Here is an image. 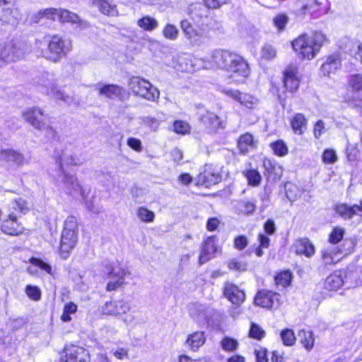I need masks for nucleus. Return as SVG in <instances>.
<instances>
[{
	"instance_id": "nucleus-37",
	"label": "nucleus",
	"mask_w": 362,
	"mask_h": 362,
	"mask_svg": "<svg viewBox=\"0 0 362 362\" xmlns=\"http://www.w3.org/2000/svg\"><path fill=\"white\" fill-rule=\"evenodd\" d=\"M137 25L142 30L152 32L158 28V21L150 16H144L137 21Z\"/></svg>"
},
{
	"instance_id": "nucleus-31",
	"label": "nucleus",
	"mask_w": 362,
	"mask_h": 362,
	"mask_svg": "<svg viewBox=\"0 0 362 362\" xmlns=\"http://www.w3.org/2000/svg\"><path fill=\"white\" fill-rule=\"evenodd\" d=\"M206 341V337L203 332H195L189 334L186 340V344L191 350L197 351Z\"/></svg>"
},
{
	"instance_id": "nucleus-29",
	"label": "nucleus",
	"mask_w": 362,
	"mask_h": 362,
	"mask_svg": "<svg viewBox=\"0 0 362 362\" xmlns=\"http://www.w3.org/2000/svg\"><path fill=\"white\" fill-rule=\"evenodd\" d=\"M99 93L110 99H122L125 94V91L120 86L110 84L100 87L99 88Z\"/></svg>"
},
{
	"instance_id": "nucleus-32",
	"label": "nucleus",
	"mask_w": 362,
	"mask_h": 362,
	"mask_svg": "<svg viewBox=\"0 0 362 362\" xmlns=\"http://www.w3.org/2000/svg\"><path fill=\"white\" fill-rule=\"evenodd\" d=\"M201 119L211 130L214 131L223 127L220 117L214 112L206 111L205 114L202 115Z\"/></svg>"
},
{
	"instance_id": "nucleus-51",
	"label": "nucleus",
	"mask_w": 362,
	"mask_h": 362,
	"mask_svg": "<svg viewBox=\"0 0 362 362\" xmlns=\"http://www.w3.org/2000/svg\"><path fill=\"white\" fill-rule=\"evenodd\" d=\"M292 279V274L289 271H284L278 274L275 277L276 285L286 287L290 285Z\"/></svg>"
},
{
	"instance_id": "nucleus-57",
	"label": "nucleus",
	"mask_w": 362,
	"mask_h": 362,
	"mask_svg": "<svg viewBox=\"0 0 362 362\" xmlns=\"http://www.w3.org/2000/svg\"><path fill=\"white\" fill-rule=\"evenodd\" d=\"M344 229L340 227H335L329 236V242L336 245L341 241L344 235Z\"/></svg>"
},
{
	"instance_id": "nucleus-36",
	"label": "nucleus",
	"mask_w": 362,
	"mask_h": 362,
	"mask_svg": "<svg viewBox=\"0 0 362 362\" xmlns=\"http://www.w3.org/2000/svg\"><path fill=\"white\" fill-rule=\"evenodd\" d=\"M345 52L362 64V42L357 40H350L346 44Z\"/></svg>"
},
{
	"instance_id": "nucleus-9",
	"label": "nucleus",
	"mask_w": 362,
	"mask_h": 362,
	"mask_svg": "<svg viewBox=\"0 0 362 362\" xmlns=\"http://www.w3.org/2000/svg\"><path fill=\"white\" fill-rule=\"evenodd\" d=\"M23 117L35 129L45 131L48 139H55L57 132L46 123V116L42 109L39 107L28 108L23 112Z\"/></svg>"
},
{
	"instance_id": "nucleus-13",
	"label": "nucleus",
	"mask_w": 362,
	"mask_h": 362,
	"mask_svg": "<svg viewBox=\"0 0 362 362\" xmlns=\"http://www.w3.org/2000/svg\"><path fill=\"white\" fill-rule=\"evenodd\" d=\"M103 272L111 279L107 284V291H115L124 284V277L127 275V272L124 269L112 264H107L104 267Z\"/></svg>"
},
{
	"instance_id": "nucleus-28",
	"label": "nucleus",
	"mask_w": 362,
	"mask_h": 362,
	"mask_svg": "<svg viewBox=\"0 0 362 362\" xmlns=\"http://www.w3.org/2000/svg\"><path fill=\"white\" fill-rule=\"evenodd\" d=\"M59 15V21L76 24L81 29L86 28L89 25L86 21H81L78 16L68 10L60 9Z\"/></svg>"
},
{
	"instance_id": "nucleus-49",
	"label": "nucleus",
	"mask_w": 362,
	"mask_h": 362,
	"mask_svg": "<svg viewBox=\"0 0 362 362\" xmlns=\"http://www.w3.org/2000/svg\"><path fill=\"white\" fill-rule=\"evenodd\" d=\"M189 314L197 321L202 320L206 317L205 307L199 304L193 305L189 309Z\"/></svg>"
},
{
	"instance_id": "nucleus-24",
	"label": "nucleus",
	"mask_w": 362,
	"mask_h": 362,
	"mask_svg": "<svg viewBox=\"0 0 362 362\" xmlns=\"http://www.w3.org/2000/svg\"><path fill=\"white\" fill-rule=\"evenodd\" d=\"M76 231L62 230L60 250L64 253H69L76 245L78 236Z\"/></svg>"
},
{
	"instance_id": "nucleus-40",
	"label": "nucleus",
	"mask_w": 362,
	"mask_h": 362,
	"mask_svg": "<svg viewBox=\"0 0 362 362\" xmlns=\"http://www.w3.org/2000/svg\"><path fill=\"white\" fill-rule=\"evenodd\" d=\"M255 144L253 136L249 134L246 133L240 136L238 146L241 153H247L249 150L253 148Z\"/></svg>"
},
{
	"instance_id": "nucleus-44",
	"label": "nucleus",
	"mask_w": 362,
	"mask_h": 362,
	"mask_svg": "<svg viewBox=\"0 0 362 362\" xmlns=\"http://www.w3.org/2000/svg\"><path fill=\"white\" fill-rule=\"evenodd\" d=\"M298 337L300 343L307 350H310L313 347L314 338L311 332L300 330L298 334Z\"/></svg>"
},
{
	"instance_id": "nucleus-27",
	"label": "nucleus",
	"mask_w": 362,
	"mask_h": 362,
	"mask_svg": "<svg viewBox=\"0 0 362 362\" xmlns=\"http://www.w3.org/2000/svg\"><path fill=\"white\" fill-rule=\"evenodd\" d=\"M13 4L9 0V5H3L0 8V21L3 23L15 24L18 18L17 10L13 9Z\"/></svg>"
},
{
	"instance_id": "nucleus-53",
	"label": "nucleus",
	"mask_w": 362,
	"mask_h": 362,
	"mask_svg": "<svg viewBox=\"0 0 362 362\" xmlns=\"http://www.w3.org/2000/svg\"><path fill=\"white\" fill-rule=\"evenodd\" d=\"M275 155L285 156L288 153V147L282 140L276 141L270 144Z\"/></svg>"
},
{
	"instance_id": "nucleus-60",
	"label": "nucleus",
	"mask_w": 362,
	"mask_h": 362,
	"mask_svg": "<svg viewBox=\"0 0 362 362\" xmlns=\"http://www.w3.org/2000/svg\"><path fill=\"white\" fill-rule=\"evenodd\" d=\"M263 166L267 173L269 175L272 174L277 175L280 170V166L275 161L270 159H265Z\"/></svg>"
},
{
	"instance_id": "nucleus-46",
	"label": "nucleus",
	"mask_w": 362,
	"mask_h": 362,
	"mask_svg": "<svg viewBox=\"0 0 362 362\" xmlns=\"http://www.w3.org/2000/svg\"><path fill=\"white\" fill-rule=\"evenodd\" d=\"M11 208L14 211L25 214L30 210V205L24 199L17 197L13 200Z\"/></svg>"
},
{
	"instance_id": "nucleus-14",
	"label": "nucleus",
	"mask_w": 362,
	"mask_h": 362,
	"mask_svg": "<svg viewBox=\"0 0 362 362\" xmlns=\"http://www.w3.org/2000/svg\"><path fill=\"white\" fill-rule=\"evenodd\" d=\"M281 303L280 294L271 291H260L255 298V303L257 305L267 309H277Z\"/></svg>"
},
{
	"instance_id": "nucleus-47",
	"label": "nucleus",
	"mask_w": 362,
	"mask_h": 362,
	"mask_svg": "<svg viewBox=\"0 0 362 362\" xmlns=\"http://www.w3.org/2000/svg\"><path fill=\"white\" fill-rule=\"evenodd\" d=\"M243 174L247 178L250 185L257 187L261 183L262 177L257 170L250 169L243 172Z\"/></svg>"
},
{
	"instance_id": "nucleus-55",
	"label": "nucleus",
	"mask_w": 362,
	"mask_h": 362,
	"mask_svg": "<svg viewBox=\"0 0 362 362\" xmlns=\"http://www.w3.org/2000/svg\"><path fill=\"white\" fill-rule=\"evenodd\" d=\"M238 345L239 344L237 340L228 337H224L221 342V348L228 352L237 350Z\"/></svg>"
},
{
	"instance_id": "nucleus-10",
	"label": "nucleus",
	"mask_w": 362,
	"mask_h": 362,
	"mask_svg": "<svg viewBox=\"0 0 362 362\" xmlns=\"http://www.w3.org/2000/svg\"><path fill=\"white\" fill-rule=\"evenodd\" d=\"M28 49V47L23 42L6 43L0 48V67L6 63L18 60Z\"/></svg>"
},
{
	"instance_id": "nucleus-19",
	"label": "nucleus",
	"mask_w": 362,
	"mask_h": 362,
	"mask_svg": "<svg viewBox=\"0 0 362 362\" xmlns=\"http://www.w3.org/2000/svg\"><path fill=\"white\" fill-rule=\"evenodd\" d=\"M217 240L214 236H210L203 243L202 250L199 257V262L203 264L214 257L218 250Z\"/></svg>"
},
{
	"instance_id": "nucleus-5",
	"label": "nucleus",
	"mask_w": 362,
	"mask_h": 362,
	"mask_svg": "<svg viewBox=\"0 0 362 362\" xmlns=\"http://www.w3.org/2000/svg\"><path fill=\"white\" fill-rule=\"evenodd\" d=\"M35 46L40 56L54 62H58L65 57L72 48L69 40L63 39L57 35L47 40L45 45L41 40H37Z\"/></svg>"
},
{
	"instance_id": "nucleus-42",
	"label": "nucleus",
	"mask_w": 362,
	"mask_h": 362,
	"mask_svg": "<svg viewBox=\"0 0 362 362\" xmlns=\"http://www.w3.org/2000/svg\"><path fill=\"white\" fill-rule=\"evenodd\" d=\"M163 36L170 41H175L178 38L180 31L175 25L166 23L162 30Z\"/></svg>"
},
{
	"instance_id": "nucleus-59",
	"label": "nucleus",
	"mask_w": 362,
	"mask_h": 362,
	"mask_svg": "<svg viewBox=\"0 0 362 362\" xmlns=\"http://www.w3.org/2000/svg\"><path fill=\"white\" fill-rule=\"evenodd\" d=\"M25 291L29 298L34 301H37L41 298V291L36 286L28 285Z\"/></svg>"
},
{
	"instance_id": "nucleus-16",
	"label": "nucleus",
	"mask_w": 362,
	"mask_h": 362,
	"mask_svg": "<svg viewBox=\"0 0 362 362\" xmlns=\"http://www.w3.org/2000/svg\"><path fill=\"white\" fill-rule=\"evenodd\" d=\"M65 356L61 358L60 362H85L88 357V352L84 348L70 345L64 349Z\"/></svg>"
},
{
	"instance_id": "nucleus-26",
	"label": "nucleus",
	"mask_w": 362,
	"mask_h": 362,
	"mask_svg": "<svg viewBox=\"0 0 362 362\" xmlns=\"http://www.w3.org/2000/svg\"><path fill=\"white\" fill-rule=\"evenodd\" d=\"M341 66L340 56L334 53L329 56L326 62L321 66L320 70L324 76L334 73Z\"/></svg>"
},
{
	"instance_id": "nucleus-23",
	"label": "nucleus",
	"mask_w": 362,
	"mask_h": 362,
	"mask_svg": "<svg viewBox=\"0 0 362 362\" xmlns=\"http://www.w3.org/2000/svg\"><path fill=\"white\" fill-rule=\"evenodd\" d=\"M199 180L203 182L206 187L216 185L221 180V175L218 170L216 169L212 165H206L205 170L199 175Z\"/></svg>"
},
{
	"instance_id": "nucleus-21",
	"label": "nucleus",
	"mask_w": 362,
	"mask_h": 362,
	"mask_svg": "<svg viewBox=\"0 0 362 362\" xmlns=\"http://www.w3.org/2000/svg\"><path fill=\"white\" fill-rule=\"evenodd\" d=\"M23 226L18 223L14 212H11L8 218L3 221L1 226V231L10 235H18L23 232Z\"/></svg>"
},
{
	"instance_id": "nucleus-50",
	"label": "nucleus",
	"mask_w": 362,
	"mask_h": 362,
	"mask_svg": "<svg viewBox=\"0 0 362 362\" xmlns=\"http://www.w3.org/2000/svg\"><path fill=\"white\" fill-rule=\"evenodd\" d=\"M261 57L267 61L274 59L276 56V49L271 44H264L261 49Z\"/></svg>"
},
{
	"instance_id": "nucleus-25",
	"label": "nucleus",
	"mask_w": 362,
	"mask_h": 362,
	"mask_svg": "<svg viewBox=\"0 0 362 362\" xmlns=\"http://www.w3.org/2000/svg\"><path fill=\"white\" fill-rule=\"evenodd\" d=\"M339 250L334 245H328L321 250L322 260L325 265L336 264L340 259Z\"/></svg>"
},
{
	"instance_id": "nucleus-6",
	"label": "nucleus",
	"mask_w": 362,
	"mask_h": 362,
	"mask_svg": "<svg viewBox=\"0 0 362 362\" xmlns=\"http://www.w3.org/2000/svg\"><path fill=\"white\" fill-rule=\"evenodd\" d=\"M103 315L117 317L127 326H133L139 319V313L133 310L131 303L125 300L106 302L101 308Z\"/></svg>"
},
{
	"instance_id": "nucleus-54",
	"label": "nucleus",
	"mask_w": 362,
	"mask_h": 362,
	"mask_svg": "<svg viewBox=\"0 0 362 362\" xmlns=\"http://www.w3.org/2000/svg\"><path fill=\"white\" fill-rule=\"evenodd\" d=\"M228 267L230 270L242 272L247 270V264L243 259H232L228 262Z\"/></svg>"
},
{
	"instance_id": "nucleus-8",
	"label": "nucleus",
	"mask_w": 362,
	"mask_h": 362,
	"mask_svg": "<svg viewBox=\"0 0 362 362\" xmlns=\"http://www.w3.org/2000/svg\"><path fill=\"white\" fill-rule=\"evenodd\" d=\"M128 87L135 95L148 101H157L160 96V92L156 87L139 76L132 77L128 82Z\"/></svg>"
},
{
	"instance_id": "nucleus-58",
	"label": "nucleus",
	"mask_w": 362,
	"mask_h": 362,
	"mask_svg": "<svg viewBox=\"0 0 362 362\" xmlns=\"http://www.w3.org/2000/svg\"><path fill=\"white\" fill-rule=\"evenodd\" d=\"M250 337L257 340H261L265 336V332L263 329L255 323H251L249 332Z\"/></svg>"
},
{
	"instance_id": "nucleus-4",
	"label": "nucleus",
	"mask_w": 362,
	"mask_h": 362,
	"mask_svg": "<svg viewBox=\"0 0 362 362\" xmlns=\"http://www.w3.org/2000/svg\"><path fill=\"white\" fill-rule=\"evenodd\" d=\"M326 36L320 31H315L311 35L303 33L292 42V47L300 59H313L320 52Z\"/></svg>"
},
{
	"instance_id": "nucleus-22",
	"label": "nucleus",
	"mask_w": 362,
	"mask_h": 362,
	"mask_svg": "<svg viewBox=\"0 0 362 362\" xmlns=\"http://www.w3.org/2000/svg\"><path fill=\"white\" fill-rule=\"evenodd\" d=\"M297 67L294 65H289L284 73V83L285 88L290 92L296 91L299 86V81L296 76Z\"/></svg>"
},
{
	"instance_id": "nucleus-43",
	"label": "nucleus",
	"mask_w": 362,
	"mask_h": 362,
	"mask_svg": "<svg viewBox=\"0 0 362 362\" xmlns=\"http://www.w3.org/2000/svg\"><path fill=\"white\" fill-rule=\"evenodd\" d=\"M136 214L138 218L144 223H152L155 219L154 212L144 206L138 207Z\"/></svg>"
},
{
	"instance_id": "nucleus-17",
	"label": "nucleus",
	"mask_w": 362,
	"mask_h": 362,
	"mask_svg": "<svg viewBox=\"0 0 362 362\" xmlns=\"http://www.w3.org/2000/svg\"><path fill=\"white\" fill-rule=\"evenodd\" d=\"M352 276L353 274H346L344 279L341 275L332 274L326 279L325 281V288L329 291H337L343 285L346 286V288L356 286L357 285V282L352 283L349 281Z\"/></svg>"
},
{
	"instance_id": "nucleus-15",
	"label": "nucleus",
	"mask_w": 362,
	"mask_h": 362,
	"mask_svg": "<svg viewBox=\"0 0 362 362\" xmlns=\"http://www.w3.org/2000/svg\"><path fill=\"white\" fill-rule=\"evenodd\" d=\"M221 91L247 108L254 109L258 105L259 100L249 93H241L238 90L227 88H223Z\"/></svg>"
},
{
	"instance_id": "nucleus-64",
	"label": "nucleus",
	"mask_w": 362,
	"mask_h": 362,
	"mask_svg": "<svg viewBox=\"0 0 362 362\" xmlns=\"http://www.w3.org/2000/svg\"><path fill=\"white\" fill-rule=\"evenodd\" d=\"M30 262L32 264L39 267L42 270L45 271L49 274H52V267L47 263L43 262L42 260L37 258H32L30 259Z\"/></svg>"
},
{
	"instance_id": "nucleus-2",
	"label": "nucleus",
	"mask_w": 362,
	"mask_h": 362,
	"mask_svg": "<svg viewBox=\"0 0 362 362\" xmlns=\"http://www.w3.org/2000/svg\"><path fill=\"white\" fill-rule=\"evenodd\" d=\"M203 69H221L241 78V81L250 74L249 64L244 57L236 52L222 49L212 50L203 59Z\"/></svg>"
},
{
	"instance_id": "nucleus-12",
	"label": "nucleus",
	"mask_w": 362,
	"mask_h": 362,
	"mask_svg": "<svg viewBox=\"0 0 362 362\" xmlns=\"http://www.w3.org/2000/svg\"><path fill=\"white\" fill-rule=\"evenodd\" d=\"M329 7H324L318 0H300L299 8L296 11L298 16L310 15L312 18H318L327 13Z\"/></svg>"
},
{
	"instance_id": "nucleus-33",
	"label": "nucleus",
	"mask_w": 362,
	"mask_h": 362,
	"mask_svg": "<svg viewBox=\"0 0 362 362\" xmlns=\"http://www.w3.org/2000/svg\"><path fill=\"white\" fill-rule=\"evenodd\" d=\"M308 121L304 115L296 113L291 120V126L296 134L301 135L307 127Z\"/></svg>"
},
{
	"instance_id": "nucleus-38",
	"label": "nucleus",
	"mask_w": 362,
	"mask_h": 362,
	"mask_svg": "<svg viewBox=\"0 0 362 362\" xmlns=\"http://www.w3.org/2000/svg\"><path fill=\"white\" fill-rule=\"evenodd\" d=\"M93 4L105 15L115 16L118 12L115 5L105 0H93Z\"/></svg>"
},
{
	"instance_id": "nucleus-20",
	"label": "nucleus",
	"mask_w": 362,
	"mask_h": 362,
	"mask_svg": "<svg viewBox=\"0 0 362 362\" xmlns=\"http://www.w3.org/2000/svg\"><path fill=\"white\" fill-rule=\"evenodd\" d=\"M223 294L230 302L237 305L243 303L245 298V292L238 286L229 282L224 285Z\"/></svg>"
},
{
	"instance_id": "nucleus-35",
	"label": "nucleus",
	"mask_w": 362,
	"mask_h": 362,
	"mask_svg": "<svg viewBox=\"0 0 362 362\" xmlns=\"http://www.w3.org/2000/svg\"><path fill=\"white\" fill-rule=\"evenodd\" d=\"M0 160L11 162L18 165L23 164L25 160L21 153L11 149L2 150L0 152Z\"/></svg>"
},
{
	"instance_id": "nucleus-18",
	"label": "nucleus",
	"mask_w": 362,
	"mask_h": 362,
	"mask_svg": "<svg viewBox=\"0 0 362 362\" xmlns=\"http://www.w3.org/2000/svg\"><path fill=\"white\" fill-rule=\"evenodd\" d=\"M334 210L344 220H350L354 216H362V199L360 204L349 205L347 204H337Z\"/></svg>"
},
{
	"instance_id": "nucleus-3",
	"label": "nucleus",
	"mask_w": 362,
	"mask_h": 362,
	"mask_svg": "<svg viewBox=\"0 0 362 362\" xmlns=\"http://www.w3.org/2000/svg\"><path fill=\"white\" fill-rule=\"evenodd\" d=\"M59 163L63 175L64 190L66 194L73 197H81L85 199L86 197V190L83 189L79 184L78 179L74 175L65 174L64 166L65 165H80L84 162V160L79 157L76 153L70 150L66 149L62 152L58 157Z\"/></svg>"
},
{
	"instance_id": "nucleus-48",
	"label": "nucleus",
	"mask_w": 362,
	"mask_h": 362,
	"mask_svg": "<svg viewBox=\"0 0 362 362\" xmlns=\"http://www.w3.org/2000/svg\"><path fill=\"white\" fill-rule=\"evenodd\" d=\"M78 306L73 302H69L64 305L63 313L61 315V320L63 322H68L71 320V315L76 313Z\"/></svg>"
},
{
	"instance_id": "nucleus-63",
	"label": "nucleus",
	"mask_w": 362,
	"mask_h": 362,
	"mask_svg": "<svg viewBox=\"0 0 362 362\" xmlns=\"http://www.w3.org/2000/svg\"><path fill=\"white\" fill-rule=\"evenodd\" d=\"M173 128L176 133L181 134H185L190 130L189 124L181 120L175 121L173 124Z\"/></svg>"
},
{
	"instance_id": "nucleus-11",
	"label": "nucleus",
	"mask_w": 362,
	"mask_h": 362,
	"mask_svg": "<svg viewBox=\"0 0 362 362\" xmlns=\"http://www.w3.org/2000/svg\"><path fill=\"white\" fill-rule=\"evenodd\" d=\"M206 57L197 59L187 53L179 54L173 57L172 66L179 71L191 73L199 69L201 66L203 68V59Z\"/></svg>"
},
{
	"instance_id": "nucleus-61",
	"label": "nucleus",
	"mask_w": 362,
	"mask_h": 362,
	"mask_svg": "<svg viewBox=\"0 0 362 362\" xmlns=\"http://www.w3.org/2000/svg\"><path fill=\"white\" fill-rule=\"evenodd\" d=\"M323 163L326 164H333L337 160V156L334 149H325L322 156Z\"/></svg>"
},
{
	"instance_id": "nucleus-39",
	"label": "nucleus",
	"mask_w": 362,
	"mask_h": 362,
	"mask_svg": "<svg viewBox=\"0 0 362 362\" xmlns=\"http://www.w3.org/2000/svg\"><path fill=\"white\" fill-rule=\"evenodd\" d=\"M59 10L54 8H48L40 10L33 17V21L34 23H37L41 18H45L53 21L59 20Z\"/></svg>"
},
{
	"instance_id": "nucleus-7",
	"label": "nucleus",
	"mask_w": 362,
	"mask_h": 362,
	"mask_svg": "<svg viewBox=\"0 0 362 362\" xmlns=\"http://www.w3.org/2000/svg\"><path fill=\"white\" fill-rule=\"evenodd\" d=\"M35 86L39 92L55 100H62L69 105L73 101L71 96L66 95L64 90L58 88L54 76L52 73L41 74L35 82Z\"/></svg>"
},
{
	"instance_id": "nucleus-41",
	"label": "nucleus",
	"mask_w": 362,
	"mask_h": 362,
	"mask_svg": "<svg viewBox=\"0 0 362 362\" xmlns=\"http://www.w3.org/2000/svg\"><path fill=\"white\" fill-rule=\"evenodd\" d=\"M348 85L354 93H362V74H355L349 76Z\"/></svg>"
},
{
	"instance_id": "nucleus-62",
	"label": "nucleus",
	"mask_w": 362,
	"mask_h": 362,
	"mask_svg": "<svg viewBox=\"0 0 362 362\" xmlns=\"http://www.w3.org/2000/svg\"><path fill=\"white\" fill-rule=\"evenodd\" d=\"M63 230L78 232V222L74 216H69L64 221Z\"/></svg>"
},
{
	"instance_id": "nucleus-1",
	"label": "nucleus",
	"mask_w": 362,
	"mask_h": 362,
	"mask_svg": "<svg viewBox=\"0 0 362 362\" xmlns=\"http://www.w3.org/2000/svg\"><path fill=\"white\" fill-rule=\"evenodd\" d=\"M206 6L200 3L192 4L188 7V20L180 22V28L186 38L192 45H200L207 38L210 30L209 8H218L227 3L228 0H203Z\"/></svg>"
},
{
	"instance_id": "nucleus-45",
	"label": "nucleus",
	"mask_w": 362,
	"mask_h": 362,
	"mask_svg": "<svg viewBox=\"0 0 362 362\" xmlns=\"http://www.w3.org/2000/svg\"><path fill=\"white\" fill-rule=\"evenodd\" d=\"M286 194L287 198L293 202L301 197L303 191L297 185L292 183H287L285 185Z\"/></svg>"
},
{
	"instance_id": "nucleus-56",
	"label": "nucleus",
	"mask_w": 362,
	"mask_h": 362,
	"mask_svg": "<svg viewBox=\"0 0 362 362\" xmlns=\"http://www.w3.org/2000/svg\"><path fill=\"white\" fill-rule=\"evenodd\" d=\"M281 338L286 346H292L296 339L293 331L291 329H283L281 332Z\"/></svg>"
},
{
	"instance_id": "nucleus-30",
	"label": "nucleus",
	"mask_w": 362,
	"mask_h": 362,
	"mask_svg": "<svg viewBox=\"0 0 362 362\" xmlns=\"http://www.w3.org/2000/svg\"><path fill=\"white\" fill-rule=\"evenodd\" d=\"M295 247L297 254L304 255L308 257H310L315 254V247L307 238L297 240Z\"/></svg>"
},
{
	"instance_id": "nucleus-52",
	"label": "nucleus",
	"mask_w": 362,
	"mask_h": 362,
	"mask_svg": "<svg viewBox=\"0 0 362 362\" xmlns=\"http://www.w3.org/2000/svg\"><path fill=\"white\" fill-rule=\"evenodd\" d=\"M288 21L289 18L286 14L279 13L273 18V23L279 32H282L286 28Z\"/></svg>"
},
{
	"instance_id": "nucleus-34",
	"label": "nucleus",
	"mask_w": 362,
	"mask_h": 362,
	"mask_svg": "<svg viewBox=\"0 0 362 362\" xmlns=\"http://www.w3.org/2000/svg\"><path fill=\"white\" fill-rule=\"evenodd\" d=\"M256 209V204L254 202L240 200L236 202L234 206L235 211L239 215L250 216Z\"/></svg>"
}]
</instances>
